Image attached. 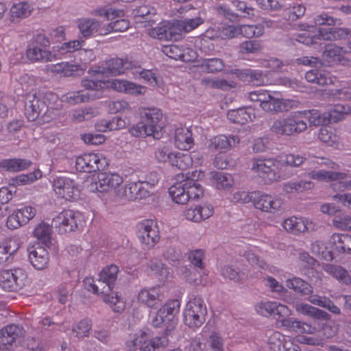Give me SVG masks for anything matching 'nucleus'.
Instances as JSON below:
<instances>
[{"label": "nucleus", "instance_id": "obj_1", "mask_svg": "<svg viewBox=\"0 0 351 351\" xmlns=\"http://www.w3.org/2000/svg\"><path fill=\"white\" fill-rule=\"evenodd\" d=\"M181 300H167L154 315L151 319L155 328L165 327V335L152 337L149 329L139 330L130 334L125 343L129 351H160L168 344L167 336L178 324L177 315L180 312Z\"/></svg>", "mask_w": 351, "mask_h": 351}, {"label": "nucleus", "instance_id": "obj_2", "mask_svg": "<svg viewBox=\"0 0 351 351\" xmlns=\"http://www.w3.org/2000/svg\"><path fill=\"white\" fill-rule=\"evenodd\" d=\"M60 106L61 101L54 93H46L43 98L36 95H27L25 114L29 121L39 119L40 123H49L58 117Z\"/></svg>", "mask_w": 351, "mask_h": 351}, {"label": "nucleus", "instance_id": "obj_3", "mask_svg": "<svg viewBox=\"0 0 351 351\" xmlns=\"http://www.w3.org/2000/svg\"><path fill=\"white\" fill-rule=\"evenodd\" d=\"M119 271V267L113 264L104 267L99 274V281L105 283L108 287V291H101L103 301L108 304L113 311L121 313L125 308V302L117 292L112 291Z\"/></svg>", "mask_w": 351, "mask_h": 351}, {"label": "nucleus", "instance_id": "obj_4", "mask_svg": "<svg viewBox=\"0 0 351 351\" xmlns=\"http://www.w3.org/2000/svg\"><path fill=\"white\" fill-rule=\"evenodd\" d=\"M81 86L85 90L66 93L64 96V101L70 104H76L101 98L104 90L107 89L108 82L85 77L82 80Z\"/></svg>", "mask_w": 351, "mask_h": 351}, {"label": "nucleus", "instance_id": "obj_5", "mask_svg": "<svg viewBox=\"0 0 351 351\" xmlns=\"http://www.w3.org/2000/svg\"><path fill=\"white\" fill-rule=\"evenodd\" d=\"M207 308L203 299L199 296L191 298L183 309V322L189 328L197 329L206 321Z\"/></svg>", "mask_w": 351, "mask_h": 351}, {"label": "nucleus", "instance_id": "obj_6", "mask_svg": "<svg viewBox=\"0 0 351 351\" xmlns=\"http://www.w3.org/2000/svg\"><path fill=\"white\" fill-rule=\"evenodd\" d=\"M307 129V123L300 119L298 110L285 117L274 120L270 127L272 132L282 136L299 134Z\"/></svg>", "mask_w": 351, "mask_h": 351}, {"label": "nucleus", "instance_id": "obj_7", "mask_svg": "<svg viewBox=\"0 0 351 351\" xmlns=\"http://www.w3.org/2000/svg\"><path fill=\"white\" fill-rule=\"evenodd\" d=\"M93 14L96 16H104L107 21L115 20L102 26L100 32L101 34L107 35L112 32H123L130 27V23L128 19H118L125 16L123 10L104 7L95 10Z\"/></svg>", "mask_w": 351, "mask_h": 351}, {"label": "nucleus", "instance_id": "obj_8", "mask_svg": "<svg viewBox=\"0 0 351 351\" xmlns=\"http://www.w3.org/2000/svg\"><path fill=\"white\" fill-rule=\"evenodd\" d=\"M281 166V162L277 159L254 158L251 169L265 184H271L282 178L280 171Z\"/></svg>", "mask_w": 351, "mask_h": 351}, {"label": "nucleus", "instance_id": "obj_9", "mask_svg": "<svg viewBox=\"0 0 351 351\" xmlns=\"http://www.w3.org/2000/svg\"><path fill=\"white\" fill-rule=\"evenodd\" d=\"M280 322L282 326L287 330L299 334L295 337L297 342L311 346H319L322 343L320 339L302 335L303 334L315 333L317 332L315 326L293 318H284L280 320Z\"/></svg>", "mask_w": 351, "mask_h": 351}, {"label": "nucleus", "instance_id": "obj_10", "mask_svg": "<svg viewBox=\"0 0 351 351\" xmlns=\"http://www.w3.org/2000/svg\"><path fill=\"white\" fill-rule=\"evenodd\" d=\"M105 63L106 66L97 65L90 67L88 71V73L91 77L103 76L106 74L119 75L124 73L125 71L136 66V62L130 60L128 57L123 58H112L106 60Z\"/></svg>", "mask_w": 351, "mask_h": 351}, {"label": "nucleus", "instance_id": "obj_11", "mask_svg": "<svg viewBox=\"0 0 351 351\" xmlns=\"http://www.w3.org/2000/svg\"><path fill=\"white\" fill-rule=\"evenodd\" d=\"M123 182V178L117 173L99 172L90 177V182L87 187L90 192L106 193L114 191L117 194Z\"/></svg>", "mask_w": 351, "mask_h": 351}, {"label": "nucleus", "instance_id": "obj_12", "mask_svg": "<svg viewBox=\"0 0 351 351\" xmlns=\"http://www.w3.org/2000/svg\"><path fill=\"white\" fill-rule=\"evenodd\" d=\"M29 278L25 269L17 267L0 271V287L6 291L21 290L29 284Z\"/></svg>", "mask_w": 351, "mask_h": 351}, {"label": "nucleus", "instance_id": "obj_13", "mask_svg": "<svg viewBox=\"0 0 351 351\" xmlns=\"http://www.w3.org/2000/svg\"><path fill=\"white\" fill-rule=\"evenodd\" d=\"M350 34L351 29L347 28L322 27L319 29L317 34L314 36H310L308 33L303 32L299 34L295 40L306 45H311L317 43V40H345L348 38Z\"/></svg>", "mask_w": 351, "mask_h": 351}, {"label": "nucleus", "instance_id": "obj_14", "mask_svg": "<svg viewBox=\"0 0 351 351\" xmlns=\"http://www.w3.org/2000/svg\"><path fill=\"white\" fill-rule=\"evenodd\" d=\"M251 197L253 206L262 212L274 214L282 210L283 199L260 191H252Z\"/></svg>", "mask_w": 351, "mask_h": 351}, {"label": "nucleus", "instance_id": "obj_15", "mask_svg": "<svg viewBox=\"0 0 351 351\" xmlns=\"http://www.w3.org/2000/svg\"><path fill=\"white\" fill-rule=\"evenodd\" d=\"M108 165L107 158L100 153L86 152L77 156L75 160L76 169L85 173L100 171Z\"/></svg>", "mask_w": 351, "mask_h": 351}, {"label": "nucleus", "instance_id": "obj_16", "mask_svg": "<svg viewBox=\"0 0 351 351\" xmlns=\"http://www.w3.org/2000/svg\"><path fill=\"white\" fill-rule=\"evenodd\" d=\"M137 237L142 245L148 248L153 247L160 239L157 223L152 219L139 222L137 225Z\"/></svg>", "mask_w": 351, "mask_h": 351}, {"label": "nucleus", "instance_id": "obj_17", "mask_svg": "<svg viewBox=\"0 0 351 351\" xmlns=\"http://www.w3.org/2000/svg\"><path fill=\"white\" fill-rule=\"evenodd\" d=\"M25 336V330L18 324H9L0 330V350L6 351L21 343Z\"/></svg>", "mask_w": 351, "mask_h": 351}, {"label": "nucleus", "instance_id": "obj_18", "mask_svg": "<svg viewBox=\"0 0 351 351\" xmlns=\"http://www.w3.org/2000/svg\"><path fill=\"white\" fill-rule=\"evenodd\" d=\"M82 217L80 213L72 210H64L52 219V226L59 233L64 234L74 231Z\"/></svg>", "mask_w": 351, "mask_h": 351}, {"label": "nucleus", "instance_id": "obj_19", "mask_svg": "<svg viewBox=\"0 0 351 351\" xmlns=\"http://www.w3.org/2000/svg\"><path fill=\"white\" fill-rule=\"evenodd\" d=\"M350 53L345 51L343 47L334 45H329L323 53L322 58L327 66L339 64L350 66L351 60L349 58L351 53V42L348 44Z\"/></svg>", "mask_w": 351, "mask_h": 351}, {"label": "nucleus", "instance_id": "obj_20", "mask_svg": "<svg viewBox=\"0 0 351 351\" xmlns=\"http://www.w3.org/2000/svg\"><path fill=\"white\" fill-rule=\"evenodd\" d=\"M35 207L25 205L16 208L8 217L6 226L10 230H15L29 223L36 215Z\"/></svg>", "mask_w": 351, "mask_h": 351}, {"label": "nucleus", "instance_id": "obj_21", "mask_svg": "<svg viewBox=\"0 0 351 351\" xmlns=\"http://www.w3.org/2000/svg\"><path fill=\"white\" fill-rule=\"evenodd\" d=\"M53 189L60 197L69 201L77 199L79 189L73 180L66 177H58L53 182Z\"/></svg>", "mask_w": 351, "mask_h": 351}, {"label": "nucleus", "instance_id": "obj_22", "mask_svg": "<svg viewBox=\"0 0 351 351\" xmlns=\"http://www.w3.org/2000/svg\"><path fill=\"white\" fill-rule=\"evenodd\" d=\"M139 114L141 120L147 125L154 134V138H158L162 127L159 123L161 121L163 114L162 111L157 108H141Z\"/></svg>", "mask_w": 351, "mask_h": 351}, {"label": "nucleus", "instance_id": "obj_23", "mask_svg": "<svg viewBox=\"0 0 351 351\" xmlns=\"http://www.w3.org/2000/svg\"><path fill=\"white\" fill-rule=\"evenodd\" d=\"M49 45L48 39H44L43 46L29 45L26 50V57L31 62H47L56 60V56L44 47Z\"/></svg>", "mask_w": 351, "mask_h": 351}, {"label": "nucleus", "instance_id": "obj_24", "mask_svg": "<svg viewBox=\"0 0 351 351\" xmlns=\"http://www.w3.org/2000/svg\"><path fill=\"white\" fill-rule=\"evenodd\" d=\"M256 311L261 315L269 317L277 315L280 317H286L291 315L289 308L277 302H261L255 306Z\"/></svg>", "mask_w": 351, "mask_h": 351}, {"label": "nucleus", "instance_id": "obj_25", "mask_svg": "<svg viewBox=\"0 0 351 351\" xmlns=\"http://www.w3.org/2000/svg\"><path fill=\"white\" fill-rule=\"evenodd\" d=\"M137 299L149 308H157L162 302L163 293L159 286L145 287L139 291Z\"/></svg>", "mask_w": 351, "mask_h": 351}, {"label": "nucleus", "instance_id": "obj_26", "mask_svg": "<svg viewBox=\"0 0 351 351\" xmlns=\"http://www.w3.org/2000/svg\"><path fill=\"white\" fill-rule=\"evenodd\" d=\"M149 195L150 192L145 189L143 182L141 180L129 182L124 188L121 187L117 191V196L129 200L145 199Z\"/></svg>", "mask_w": 351, "mask_h": 351}, {"label": "nucleus", "instance_id": "obj_27", "mask_svg": "<svg viewBox=\"0 0 351 351\" xmlns=\"http://www.w3.org/2000/svg\"><path fill=\"white\" fill-rule=\"evenodd\" d=\"M108 82L107 88H110L119 93L132 95H143L146 93V87L136 84L126 80L115 79L112 81L104 80Z\"/></svg>", "mask_w": 351, "mask_h": 351}, {"label": "nucleus", "instance_id": "obj_28", "mask_svg": "<svg viewBox=\"0 0 351 351\" xmlns=\"http://www.w3.org/2000/svg\"><path fill=\"white\" fill-rule=\"evenodd\" d=\"M46 70L48 73L60 77L78 76L82 75L84 71L80 64H71L69 62L49 64L46 66Z\"/></svg>", "mask_w": 351, "mask_h": 351}, {"label": "nucleus", "instance_id": "obj_29", "mask_svg": "<svg viewBox=\"0 0 351 351\" xmlns=\"http://www.w3.org/2000/svg\"><path fill=\"white\" fill-rule=\"evenodd\" d=\"M284 229L291 234L298 235L314 227L312 221L302 217L291 216L285 219L282 223Z\"/></svg>", "mask_w": 351, "mask_h": 351}, {"label": "nucleus", "instance_id": "obj_30", "mask_svg": "<svg viewBox=\"0 0 351 351\" xmlns=\"http://www.w3.org/2000/svg\"><path fill=\"white\" fill-rule=\"evenodd\" d=\"M162 53L173 60H180L183 62H191L196 58V52L190 48H183L178 45H164L162 48Z\"/></svg>", "mask_w": 351, "mask_h": 351}, {"label": "nucleus", "instance_id": "obj_31", "mask_svg": "<svg viewBox=\"0 0 351 351\" xmlns=\"http://www.w3.org/2000/svg\"><path fill=\"white\" fill-rule=\"evenodd\" d=\"M27 251L29 262L35 269L42 270L47 267L49 255L45 247L35 245L29 247Z\"/></svg>", "mask_w": 351, "mask_h": 351}, {"label": "nucleus", "instance_id": "obj_32", "mask_svg": "<svg viewBox=\"0 0 351 351\" xmlns=\"http://www.w3.org/2000/svg\"><path fill=\"white\" fill-rule=\"evenodd\" d=\"M328 244L333 252L351 254V235L343 233H334L329 239Z\"/></svg>", "mask_w": 351, "mask_h": 351}, {"label": "nucleus", "instance_id": "obj_33", "mask_svg": "<svg viewBox=\"0 0 351 351\" xmlns=\"http://www.w3.org/2000/svg\"><path fill=\"white\" fill-rule=\"evenodd\" d=\"M204 173L201 170L192 171L186 180L187 182V193L190 199H199L204 196V189L198 180L204 178Z\"/></svg>", "mask_w": 351, "mask_h": 351}, {"label": "nucleus", "instance_id": "obj_34", "mask_svg": "<svg viewBox=\"0 0 351 351\" xmlns=\"http://www.w3.org/2000/svg\"><path fill=\"white\" fill-rule=\"evenodd\" d=\"M239 142L240 139L238 136L219 134L210 139L208 147L225 152L234 147Z\"/></svg>", "mask_w": 351, "mask_h": 351}, {"label": "nucleus", "instance_id": "obj_35", "mask_svg": "<svg viewBox=\"0 0 351 351\" xmlns=\"http://www.w3.org/2000/svg\"><path fill=\"white\" fill-rule=\"evenodd\" d=\"M174 143L180 150H189L194 145L192 132L187 128H178L175 130Z\"/></svg>", "mask_w": 351, "mask_h": 351}, {"label": "nucleus", "instance_id": "obj_36", "mask_svg": "<svg viewBox=\"0 0 351 351\" xmlns=\"http://www.w3.org/2000/svg\"><path fill=\"white\" fill-rule=\"evenodd\" d=\"M234 73L239 80L251 83L254 86L265 84V76L260 70L251 69H236Z\"/></svg>", "mask_w": 351, "mask_h": 351}, {"label": "nucleus", "instance_id": "obj_37", "mask_svg": "<svg viewBox=\"0 0 351 351\" xmlns=\"http://www.w3.org/2000/svg\"><path fill=\"white\" fill-rule=\"evenodd\" d=\"M169 194L176 204H186L189 201L186 180L177 182L171 186L169 189Z\"/></svg>", "mask_w": 351, "mask_h": 351}, {"label": "nucleus", "instance_id": "obj_38", "mask_svg": "<svg viewBox=\"0 0 351 351\" xmlns=\"http://www.w3.org/2000/svg\"><path fill=\"white\" fill-rule=\"evenodd\" d=\"M80 34L85 38L94 35H102L101 27L99 21L93 19L82 18L77 21Z\"/></svg>", "mask_w": 351, "mask_h": 351}, {"label": "nucleus", "instance_id": "obj_39", "mask_svg": "<svg viewBox=\"0 0 351 351\" xmlns=\"http://www.w3.org/2000/svg\"><path fill=\"white\" fill-rule=\"evenodd\" d=\"M254 117V110L252 108L233 109L229 110L227 114V118L230 122L241 125L252 121Z\"/></svg>", "mask_w": 351, "mask_h": 351}, {"label": "nucleus", "instance_id": "obj_40", "mask_svg": "<svg viewBox=\"0 0 351 351\" xmlns=\"http://www.w3.org/2000/svg\"><path fill=\"white\" fill-rule=\"evenodd\" d=\"M305 78L309 82L322 86L333 84L337 81L336 77L332 76L329 72L318 69H311L307 71Z\"/></svg>", "mask_w": 351, "mask_h": 351}, {"label": "nucleus", "instance_id": "obj_41", "mask_svg": "<svg viewBox=\"0 0 351 351\" xmlns=\"http://www.w3.org/2000/svg\"><path fill=\"white\" fill-rule=\"evenodd\" d=\"M300 119H306L311 125H324L328 123L326 112H322L317 109L298 110Z\"/></svg>", "mask_w": 351, "mask_h": 351}, {"label": "nucleus", "instance_id": "obj_42", "mask_svg": "<svg viewBox=\"0 0 351 351\" xmlns=\"http://www.w3.org/2000/svg\"><path fill=\"white\" fill-rule=\"evenodd\" d=\"M20 241L14 237H8L0 242V260L8 261L20 248Z\"/></svg>", "mask_w": 351, "mask_h": 351}, {"label": "nucleus", "instance_id": "obj_43", "mask_svg": "<svg viewBox=\"0 0 351 351\" xmlns=\"http://www.w3.org/2000/svg\"><path fill=\"white\" fill-rule=\"evenodd\" d=\"M307 176L318 181H341L347 178V173L340 171L313 170L307 173Z\"/></svg>", "mask_w": 351, "mask_h": 351}, {"label": "nucleus", "instance_id": "obj_44", "mask_svg": "<svg viewBox=\"0 0 351 351\" xmlns=\"http://www.w3.org/2000/svg\"><path fill=\"white\" fill-rule=\"evenodd\" d=\"M295 310L299 313L310 316L314 319L323 320L330 319V315L326 312L306 303L296 304Z\"/></svg>", "mask_w": 351, "mask_h": 351}, {"label": "nucleus", "instance_id": "obj_45", "mask_svg": "<svg viewBox=\"0 0 351 351\" xmlns=\"http://www.w3.org/2000/svg\"><path fill=\"white\" fill-rule=\"evenodd\" d=\"M32 165L27 159L10 158L3 160L0 162V167L12 172L21 171L27 169Z\"/></svg>", "mask_w": 351, "mask_h": 351}, {"label": "nucleus", "instance_id": "obj_46", "mask_svg": "<svg viewBox=\"0 0 351 351\" xmlns=\"http://www.w3.org/2000/svg\"><path fill=\"white\" fill-rule=\"evenodd\" d=\"M42 176V171L37 169L33 172L27 174H21L12 178L9 184L10 186L14 187L30 184L37 180L41 178Z\"/></svg>", "mask_w": 351, "mask_h": 351}, {"label": "nucleus", "instance_id": "obj_47", "mask_svg": "<svg viewBox=\"0 0 351 351\" xmlns=\"http://www.w3.org/2000/svg\"><path fill=\"white\" fill-rule=\"evenodd\" d=\"M267 344L271 351H281L284 342L287 341L290 337L285 336L278 331L269 330L266 332Z\"/></svg>", "mask_w": 351, "mask_h": 351}, {"label": "nucleus", "instance_id": "obj_48", "mask_svg": "<svg viewBox=\"0 0 351 351\" xmlns=\"http://www.w3.org/2000/svg\"><path fill=\"white\" fill-rule=\"evenodd\" d=\"M308 301L311 304L325 308L335 315L341 313L340 308L328 298L318 295H312L308 298Z\"/></svg>", "mask_w": 351, "mask_h": 351}, {"label": "nucleus", "instance_id": "obj_49", "mask_svg": "<svg viewBox=\"0 0 351 351\" xmlns=\"http://www.w3.org/2000/svg\"><path fill=\"white\" fill-rule=\"evenodd\" d=\"M324 269L328 274L336 278L338 281L346 285L351 284V277L348 271L341 266H337L331 264H326Z\"/></svg>", "mask_w": 351, "mask_h": 351}, {"label": "nucleus", "instance_id": "obj_50", "mask_svg": "<svg viewBox=\"0 0 351 351\" xmlns=\"http://www.w3.org/2000/svg\"><path fill=\"white\" fill-rule=\"evenodd\" d=\"M286 286L302 295H309L313 293L312 286L300 278L294 277L287 280Z\"/></svg>", "mask_w": 351, "mask_h": 351}, {"label": "nucleus", "instance_id": "obj_51", "mask_svg": "<svg viewBox=\"0 0 351 351\" xmlns=\"http://www.w3.org/2000/svg\"><path fill=\"white\" fill-rule=\"evenodd\" d=\"M311 252L318 258L326 261H331L334 259V252L332 249L328 250L325 243L322 241H315L311 244Z\"/></svg>", "mask_w": 351, "mask_h": 351}, {"label": "nucleus", "instance_id": "obj_52", "mask_svg": "<svg viewBox=\"0 0 351 351\" xmlns=\"http://www.w3.org/2000/svg\"><path fill=\"white\" fill-rule=\"evenodd\" d=\"M33 11V7L27 2H19L14 4L10 8V16L12 20L22 19L28 17Z\"/></svg>", "mask_w": 351, "mask_h": 351}, {"label": "nucleus", "instance_id": "obj_53", "mask_svg": "<svg viewBox=\"0 0 351 351\" xmlns=\"http://www.w3.org/2000/svg\"><path fill=\"white\" fill-rule=\"evenodd\" d=\"M211 179L213 184L217 189H227L231 187L234 184L232 176L222 171H212Z\"/></svg>", "mask_w": 351, "mask_h": 351}, {"label": "nucleus", "instance_id": "obj_54", "mask_svg": "<svg viewBox=\"0 0 351 351\" xmlns=\"http://www.w3.org/2000/svg\"><path fill=\"white\" fill-rule=\"evenodd\" d=\"M326 112L328 123L338 122L344 119L346 115L351 114V105L336 104L330 110Z\"/></svg>", "mask_w": 351, "mask_h": 351}, {"label": "nucleus", "instance_id": "obj_55", "mask_svg": "<svg viewBox=\"0 0 351 351\" xmlns=\"http://www.w3.org/2000/svg\"><path fill=\"white\" fill-rule=\"evenodd\" d=\"M202 84L207 88L228 90L236 86L234 82H228L223 79L217 77H204L202 80Z\"/></svg>", "mask_w": 351, "mask_h": 351}, {"label": "nucleus", "instance_id": "obj_56", "mask_svg": "<svg viewBox=\"0 0 351 351\" xmlns=\"http://www.w3.org/2000/svg\"><path fill=\"white\" fill-rule=\"evenodd\" d=\"M52 226V225L50 226L45 222H42L35 228L33 234L42 243L48 245L51 240Z\"/></svg>", "mask_w": 351, "mask_h": 351}, {"label": "nucleus", "instance_id": "obj_57", "mask_svg": "<svg viewBox=\"0 0 351 351\" xmlns=\"http://www.w3.org/2000/svg\"><path fill=\"white\" fill-rule=\"evenodd\" d=\"M170 165L178 169L184 170L192 166L193 159L189 154L173 152Z\"/></svg>", "mask_w": 351, "mask_h": 351}, {"label": "nucleus", "instance_id": "obj_58", "mask_svg": "<svg viewBox=\"0 0 351 351\" xmlns=\"http://www.w3.org/2000/svg\"><path fill=\"white\" fill-rule=\"evenodd\" d=\"M318 138L329 146L337 145L339 141V136L330 126L322 127L319 131Z\"/></svg>", "mask_w": 351, "mask_h": 351}, {"label": "nucleus", "instance_id": "obj_59", "mask_svg": "<svg viewBox=\"0 0 351 351\" xmlns=\"http://www.w3.org/2000/svg\"><path fill=\"white\" fill-rule=\"evenodd\" d=\"M165 23L169 41L178 40L182 37V34L184 33L181 20H166Z\"/></svg>", "mask_w": 351, "mask_h": 351}, {"label": "nucleus", "instance_id": "obj_60", "mask_svg": "<svg viewBox=\"0 0 351 351\" xmlns=\"http://www.w3.org/2000/svg\"><path fill=\"white\" fill-rule=\"evenodd\" d=\"M239 35L245 38L260 37L264 34V25H239Z\"/></svg>", "mask_w": 351, "mask_h": 351}, {"label": "nucleus", "instance_id": "obj_61", "mask_svg": "<svg viewBox=\"0 0 351 351\" xmlns=\"http://www.w3.org/2000/svg\"><path fill=\"white\" fill-rule=\"evenodd\" d=\"M199 66L202 71L207 73H217L223 69L224 62L220 58H208L204 59Z\"/></svg>", "mask_w": 351, "mask_h": 351}, {"label": "nucleus", "instance_id": "obj_62", "mask_svg": "<svg viewBox=\"0 0 351 351\" xmlns=\"http://www.w3.org/2000/svg\"><path fill=\"white\" fill-rule=\"evenodd\" d=\"M166 20L160 21L156 27L149 28L147 34L154 39L169 41Z\"/></svg>", "mask_w": 351, "mask_h": 351}, {"label": "nucleus", "instance_id": "obj_63", "mask_svg": "<svg viewBox=\"0 0 351 351\" xmlns=\"http://www.w3.org/2000/svg\"><path fill=\"white\" fill-rule=\"evenodd\" d=\"M207 347L210 351H224V339L217 331H213L207 339Z\"/></svg>", "mask_w": 351, "mask_h": 351}, {"label": "nucleus", "instance_id": "obj_64", "mask_svg": "<svg viewBox=\"0 0 351 351\" xmlns=\"http://www.w3.org/2000/svg\"><path fill=\"white\" fill-rule=\"evenodd\" d=\"M330 98L334 101H351V81L347 82L341 88L331 91Z\"/></svg>", "mask_w": 351, "mask_h": 351}]
</instances>
